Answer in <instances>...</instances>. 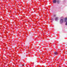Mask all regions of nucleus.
I'll return each instance as SVG.
<instances>
[{
	"instance_id": "4",
	"label": "nucleus",
	"mask_w": 67,
	"mask_h": 67,
	"mask_svg": "<svg viewBox=\"0 0 67 67\" xmlns=\"http://www.w3.org/2000/svg\"><path fill=\"white\" fill-rule=\"evenodd\" d=\"M58 17L55 18V21H57V20H58Z\"/></svg>"
},
{
	"instance_id": "5",
	"label": "nucleus",
	"mask_w": 67,
	"mask_h": 67,
	"mask_svg": "<svg viewBox=\"0 0 67 67\" xmlns=\"http://www.w3.org/2000/svg\"><path fill=\"white\" fill-rule=\"evenodd\" d=\"M57 2L58 3H59V0H57Z\"/></svg>"
},
{
	"instance_id": "7",
	"label": "nucleus",
	"mask_w": 67,
	"mask_h": 67,
	"mask_svg": "<svg viewBox=\"0 0 67 67\" xmlns=\"http://www.w3.org/2000/svg\"><path fill=\"white\" fill-rule=\"evenodd\" d=\"M51 20H52V21H53L54 20V19H53V18H52L51 19Z\"/></svg>"
},
{
	"instance_id": "9",
	"label": "nucleus",
	"mask_w": 67,
	"mask_h": 67,
	"mask_svg": "<svg viewBox=\"0 0 67 67\" xmlns=\"http://www.w3.org/2000/svg\"><path fill=\"white\" fill-rule=\"evenodd\" d=\"M59 67H60V66H59Z\"/></svg>"
},
{
	"instance_id": "8",
	"label": "nucleus",
	"mask_w": 67,
	"mask_h": 67,
	"mask_svg": "<svg viewBox=\"0 0 67 67\" xmlns=\"http://www.w3.org/2000/svg\"><path fill=\"white\" fill-rule=\"evenodd\" d=\"M22 66H24V65H23Z\"/></svg>"
},
{
	"instance_id": "1",
	"label": "nucleus",
	"mask_w": 67,
	"mask_h": 67,
	"mask_svg": "<svg viewBox=\"0 0 67 67\" xmlns=\"http://www.w3.org/2000/svg\"><path fill=\"white\" fill-rule=\"evenodd\" d=\"M67 18H65L64 19V18H61L60 20V24H63L64 22H67Z\"/></svg>"
},
{
	"instance_id": "2",
	"label": "nucleus",
	"mask_w": 67,
	"mask_h": 67,
	"mask_svg": "<svg viewBox=\"0 0 67 67\" xmlns=\"http://www.w3.org/2000/svg\"><path fill=\"white\" fill-rule=\"evenodd\" d=\"M57 2V0H54L53 1V3H56Z\"/></svg>"
},
{
	"instance_id": "3",
	"label": "nucleus",
	"mask_w": 67,
	"mask_h": 67,
	"mask_svg": "<svg viewBox=\"0 0 67 67\" xmlns=\"http://www.w3.org/2000/svg\"><path fill=\"white\" fill-rule=\"evenodd\" d=\"M58 53L57 52H56L54 53V56L55 55H58Z\"/></svg>"
},
{
	"instance_id": "6",
	"label": "nucleus",
	"mask_w": 67,
	"mask_h": 67,
	"mask_svg": "<svg viewBox=\"0 0 67 67\" xmlns=\"http://www.w3.org/2000/svg\"><path fill=\"white\" fill-rule=\"evenodd\" d=\"M66 22L65 24V25H67V21H66Z\"/></svg>"
}]
</instances>
